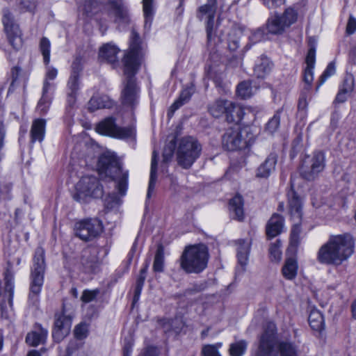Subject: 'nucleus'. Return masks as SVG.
Returning a JSON list of instances; mask_svg holds the SVG:
<instances>
[{
  "label": "nucleus",
  "mask_w": 356,
  "mask_h": 356,
  "mask_svg": "<svg viewBox=\"0 0 356 356\" xmlns=\"http://www.w3.org/2000/svg\"><path fill=\"white\" fill-rule=\"evenodd\" d=\"M139 39V35L132 32L129 49L122 59L124 73L127 76V82L122 91V103L131 107L138 103V88L134 76L140 65Z\"/></svg>",
  "instance_id": "f257e3e1"
},
{
  "label": "nucleus",
  "mask_w": 356,
  "mask_h": 356,
  "mask_svg": "<svg viewBox=\"0 0 356 356\" xmlns=\"http://www.w3.org/2000/svg\"><path fill=\"white\" fill-rule=\"evenodd\" d=\"M354 241L348 234L332 236L318 250L317 261L325 265L339 266L354 252Z\"/></svg>",
  "instance_id": "f03ea898"
},
{
  "label": "nucleus",
  "mask_w": 356,
  "mask_h": 356,
  "mask_svg": "<svg viewBox=\"0 0 356 356\" xmlns=\"http://www.w3.org/2000/svg\"><path fill=\"white\" fill-rule=\"evenodd\" d=\"M97 171L102 178L115 180L119 193L124 195L127 189L128 172L124 171L116 156L111 153H105L100 156L97 162Z\"/></svg>",
  "instance_id": "7ed1b4c3"
},
{
  "label": "nucleus",
  "mask_w": 356,
  "mask_h": 356,
  "mask_svg": "<svg viewBox=\"0 0 356 356\" xmlns=\"http://www.w3.org/2000/svg\"><path fill=\"white\" fill-rule=\"evenodd\" d=\"M209 251L204 244L186 247L181 257V267L188 273H198L207 266Z\"/></svg>",
  "instance_id": "20e7f679"
},
{
  "label": "nucleus",
  "mask_w": 356,
  "mask_h": 356,
  "mask_svg": "<svg viewBox=\"0 0 356 356\" xmlns=\"http://www.w3.org/2000/svg\"><path fill=\"white\" fill-rule=\"evenodd\" d=\"M202 145L193 136H186L177 139L176 157L178 164L184 168H189L200 157Z\"/></svg>",
  "instance_id": "39448f33"
},
{
  "label": "nucleus",
  "mask_w": 356,
  "mask_h": 356,
  "mask_svg": "<svg viewBox=\"0 0 356 356\" xmlns=\"http://www.w3.org/2000/svg\"><path fill=\"white\" fill-rule=\"evenodd\" d=\"M255 136L250 127L230 128L222 137V145L229 151L243 149L250 146Z\"/></svg>",
  "instance_id": "423d86ee"
},
{
  "label": "nucleus",
  "mask_w": 356,
  "mask_h": 356,
  "mask_svg": "<svg viewBox=\"0 0 356 356\" xmlns=\"http://www.w3.org/2000/svg\"><path fill=\"white\" fill-rule=\"evenodd\" d=\"M288 210L293 222L290 235V248L296 249L300 241V222L302 216V202L296 193L291 189L288 193Z\"/></svg>",
  "instance_id": "0eeeda50"
},
{
  "label": "nucleus",
  "mask_w": 356,
  "mask_h": 356,
  "mask_svg": "<svg viewBox=\"0 0 356 356\" xmlns=\"http://www.w3.org/2000/svg\"><path fill=\"white\" fill-rule=\"evenodd\" d=\"M44 252L42 248H39L35 250L31 273L29 300L33 304L38 300V296L44 283Z\"/></svg>",
  "instance_id": "6e6552de"
},
{
  "label": "nucleus",
  "mask_w": 356,
  "mask_h": 356,
  "mask_svg": "<svg viewBox=\"0 0 356 356\" xmlns=\"http://www.w3.org/2000/svg\"><path fill=\"white\" fill-rule=\"evenodd\" d=\"M300 19L295 8L289 7L283 13L277 14L268 19L267 29L272 34H282L285 30L296 24Z\"/></svg>",
  "instance_id": "1a4fd4ad"
},
{
  "label": "nucleus",
  "mask_w": 356,
  "mask_h": 356,
  "mask_svg": "<svg viewBox=\"0 0 356 356\" xmlns=\"http://www.w3.org/2000/svg\"><path fill=\"white\" fill-rule=\"evenodd\" d=\"M75 188L74 199L79 202H84L87 197H101L104 193L102 185L94 176L82 177Z\"/></svg>",
  "instance_id": "9d476101"
},
{
  "label": "nucleus",
  "mask_w": 356,
  "mask_h": 356,
  "mask_svg": "<svg viewBox=\"0 0 356 356\" xmlns=\"http://www.w3.org/2000/svg\"><path fill=\"white\" fill-rule=\"evenodd\" d=\"M325 167V155L323 152L317 151L304 157L300 167V173L304 179L314 180L323 171Z\"/></svg>",
  "instance_id": "9b49d317"
},
{
  "label": "nucleus",
  "mask_w": 356,
  "mask_h": 356,
  "mask_svg": "<svg viewBox=\"0 0 356 356\" xmlns=\"http://www.w3.org/2000/svg\"><path fill=\"white\" fill-rule=\"evenodd\" d=\"M2 23L8 43L13 49L19 51L24 43L22 32L15 20L13 13L8 8H4L2 11Z\"/></svg>",
  "instance_id": "f8f14e48"
},
{
  "label": "nucleus",
  "mask_w": 356,
  "mask_h": 356,
  "mask_svg": "<svg viewBox=\"0 0 356 356\" xmlns=\"http://www.w3.org/2000/svg\"><path fill=\"white\" fill-rule=\"evenodd\" d=\"M95 129L99 134L118 139L130 138L133 136L135 133V130L132 127H118L115 122V119L111 117L104 119L97 124Z\"/></svg>",
  "instance_id": "ddd939ff"
},
{
  "label": "nucleus",
  "mask_w": 356,
  "mask_h": 356,
  "mask_svg": "<svg viewBox=\"0 0 356 356\" xmlns=\"http://www.w3.org/2000/svg\"><path fill=\"white\" fill-rule=\"evenodd\" d=\"M274 325L270 324L268 329L259 337L258 343L252 349V356H277L275 350L276 339Z\"/></svg>",
  "instance_id": "4468645a"
},
{
  "label": "nucleus",
  "mask_w": 356,
  "mask_h": 356,
  "mask_svg": "<svg viewBox=\"0 0 356 356\" xmlns=\"http://www.w3.org/2000/svg\"><path fill=\"white\" fill-rule=\"evenodd\" d=\"M217 1H209L199 8L197 16L207 24L208 47L213 48L216 44L214 33V17L216 13Z\"/></svg>",
  "instance_id": "2eb2a0df"
},
{
  "label": "nucleus",
  "mask_w": 356,
  "mask_h": 356,
  "mask_svg": "<svg viewBox=\"0 0 356 356\" xmlns=\"http://www.w3.org/2000/svg\"><path fill=\"white\" fill-rule=\"evenodd\" d=\"M103 231L102 221L97 218L86 219L75 225L76 235L83 241L91 240Z\"/></svg>",
  "instance_id": "dca6fc26"
},
{
  "label": "nucleus",
  "mask_w": 356,
  "mask_h": 356,
  "mask_svg": "<svg viewBox=\"0 0 356 356\" xmlns=\"http://www.w3.org/2000/svg\"><path fill=\"white\" fill-rule=\"evenodd\" d=\"M95 248H88L82 251L80 258V268L85 273L92 274L99 271L100 262Z\"/></svg>",
  "instance_id": "f3484780"
},
{
  "label": "nucleus",
  "mask_w": 356,
  "mask_h": 356,
  "mask_svg": "<svg viewBox=\"0 0 356 356\" xmlns=\"http://www.w3.org/2000/svg\"><path fill=\"white\" fill-rule=\"evenodd\" d=\"M72 321L69 316L64 314L59 315L55 321L52 336L55 341H60L66 337L71 328Z\"/></svg>",
  "instance_id": "a211bd4d"
},
{
  "label": "nucleus",
  "mask_w": 356,
  "mask_h": 356,
  "mask_svg": "<svg viewBox=\"0 0 356 356\" xmlns=\"http://www.w3.org/2000/svg\"><path fill=\"white\" fill-rule=\"evenodd\" d=\"M227 105L226 118L230 122L238 123L243 119L245 115L253 112L252 107H244L230 101Z\"/></svg>",
  "instance_id": "6ab92c4d"
},
{
  "label": "nucleus",
  "mask_w": 356,
  "mask_h": 356,
  "mask_svg": "<svg viewBox=\"0 0 356 356\" xmlns=\"http://www.w3.org/2000/svg\"><path fill=\"white\" fill-rule=\"evenodd\" d=\"M270 324H273L274 325V332L276 339V345L275 347V350L278 354V352L277 349L279 350V352L280 353V356H298V350L297 348L293 343L289 341H279L277 340V330H276V326L275 325L272 323L269 322L266 324L264 330L262 333H264L268 329Z\"/></svg>",
  "instance_id": "aec40b11"
},
{
  "label": "nucleus",
  "mask_w": 356,
  "mask_h": 356,
  "mask_svg": "<svg viewBox=\"0 0 356 356\" xmlns=\"http://www.w3.org/2000/svg\"><path fill=\"white\" fill-rule=\"evenodd\" d=\"M316 63V49L311 47L307 54L305 58L306 67L303 70V81L309 88L314 80V70Z\"/></svg>",
  "instance_id": "412c9836"
},
{
  "label": "nucleus",
  "mask_w": 356,
  "mask_h": 356,
  "mask_svg": "<svg viewBox=\"0 0 356 356\" xmlns=\"http://www.w3.org/2000/svg\"><path fill=\"white\" fill-rule=\"evenodd\" d=\"M120 51V49L115 44L108 42L101 47L99 56L101 60L115 65L118 63V54Z\"/></svg>",
  "instance_id": "4be33fe9"
},
{
  "label": "nucleus",
  "mask_w": 356,
  "mask_h": 356,
  "mask_svg": "<svg viewBox=\"0 0 356 356\" xmlns=\"http://www.w3.org/2000/svg\"><path fill=\"white\" fill-rule=\"evenodd\" d=\"M195 92V86L193 83L187 85L181 91L179 97L172 104L168 111V116L170 118L174 113L182 105L186 104Z\"/></svg>",
  "instance_id": "5701e85b"
},
{
  "label": "nucleus",
  "mask_w": 356,
  "mask_h": 356,
  "mask_svg": "<svg viewBox=\"0 0 356 356\" xmlns=\"http://www.w3.org/2000/svg\"><path fill=\"white\" fill-rule=\"evenodd\" d=\"M58 75V70L49 65H46V70L43 81L42 92L44 94H53L56 88L55 79Z\"/></svg>",
  "instance_id": "b1692460"
},
{
  "label": "nucleus",
  "mask_w": 356,
  "mask_h": 356,
  "mask_svg": "<svg viewBox=\"0 0 356 356\" xmlns=\"http://www.w3.org/2000/svg\"><path fill=\"white\" fill-rule=\"evenodd\" d=\"M277 156L270 154L257 170L256 177L259 178H268L275 170Z\"/></svg>",
  "instance_id": "393cba45"
},
{
  "label": "nucleus",
  "mask_w": 356,
  "mask_h": 356,
  "mask_svg": "<svg viewBox=\"0 0 356 356\" xmlns=\"http://www.w3.org/2000/svg\"><path fill=\"white\" fill-rule=\"evenodd\" d=\"M284 228V218L279 214H273L266 225V234L268 238L279 235Z\"/></svg>",
  "instance_id": "a878e982"
},
{
  "label": "nucleus",
  "mask_w": 356,
  "mask_h": 356,
  "mask_svg": "<svg viewBox=\"0 0 356 356\" xmlns=\"http://www.w3.org/2000/svg\"><path fill=\"white\" fill-rule=\"evenodd\" d=\"M113 102L106 95L95 94L90 98L88 102V109L90 111H95L98 109L111 108Z\"/></svg>",
  "instance_id": "bb28decb"
},
{
  "label": "nucleus",
  "mask_w": 356,
  "mask_h": 356,
  "mask_svg": "<svg viewBox=\"0 0 356 356\" xmlns=\"http://www.w3.org/2000/svg\"><path fill=\"white\" fill-rule=\"evenodd\" d=\"M236 257L238 264L244 268L248 264L251 243L249 240H238L236 242Z\"/></svg>",
  "instance_id": "cd10ccee"
},
{
  "label": "nucleus",
  "mask_w": 356,
  "mask_h": 356,
  "mask_svg": "<svg viewBox=\"0 0 356 356\" xmlns=\"http://www.w3.org/2000/svg\"><path fill=\"white\" fill-rule=\"evenodd\" d=\"M308 321L311 328L316 332H321L325 328L323 315L316 308H313L310 310Z\"/></svg>",
  "instance_id": "c85d7f7f"
},
{
  "label": "nucleus",
  "mask_w": 356,
  "mask_h": 356,
  "mask_svg": "<svg viewBox=\"0 0 356 356\" xmlns=\"http://www.w3.org/2000/svg\"><path fill=\"white\" fill-rule=\"evenodd\" d=\"M229 209L231 216L238 220H241L243 218V202L241 195H235L229 204Z\"/></svg>",
  "instance_id": "c756f323"
},
{
  "label": "nucleus",
  "mask_w": 356,
  "mask_h": 356,
  "mask_svg": "<svg viewBox=\"0 0 356 356\" xmlns=\"http://www.w3.org/2000/svg\"><path fill=\"white\" fill-rule=\"evenodd\" d=\"M81 70L79 62L76 60L72 64V72L67 82V92L77 93L80 88L79 72Z\"/></svg>",
  "instance_id": "7c9ffc66"
},
{
  "label": "nucleus",
  "mask_w": 356,
  "mask_h": 356,
  "mask_svg": "<svg viewBox=\"0 0 356 356\" xmlns=\"http://www.w3.org/2000/svg\"><path fill=\"white\" fill-rule=\"evenodd\" d=\"M271 68L272 63L269 58L261 56L256 61L254 72L258 78L263 79L270 72Z\"/></svg>",
  "instance_id": "2f4dec72"
},
{
  "label": "nucleus",
  "mask_w": 356,
  "mask_h": 356,
  "mask_svg": "<svg viewBox=\"0 0 356 356\" xmlns=\"http://www.w3.org/2000/svg\"><path fill=\"white\" fill-rule=\"evenodd\" d=\"M37 330L29 333L26 338V341L30 346H37L40 343H42L47 336V330L38 327Z\"/></svg>",
  "instance_id": "473e14b6"
},
{
  "label": "nucleus",
  "mask_w": 356,
  "mask_h": 356,
  "mask_svg": "<svg viewBox=\"0 0 356 356\" xmlns=\"http://www.w3.org/2000/svg\"><path fill=\"white\" fill-rule=\"evenodd\" d=\"M45 134V121L42 119L35 120L32 124L31 135L32 142L42 141Z\"/></svg>",
  "instance_id": "72a5a7b5"
},
{
  "label": "nucleus",
  "mask_w": 356,
  "mask_h": 356,
  "mask_svg": "<svg viewBox=\"0 0 356 356\" xmlns=\"http://www.w3.org/2000/svg\"><path fill=\"white\" fill-rule=\"evenodd\" d=\"M11 83L8 89V93L14 90L15 88H24L26 78L22 72V70L18 67H14L11 70Z\"/></svg>",
  "instance_id": "f704fd0d"
},
{
  "label": "nucleus",
  "mask_w": 356,
  "mask_h": 356,
  "mask_svg": "<svg viewBox=\"0 0 356 356\" xmlns=\"http://www.w3.org/2000/svg\"><path fill=\"white\" fill-rule=\"evenodd\" d=\"M298 262L295 258H288L282 268V274L287 280H293L296 277L298 272Z\"/></svg>",
  "instance_id": "c9c22d12"
},
{
  "label": "nucleus",
  "mask_w": 356,
  "mask_h": 356,
  "mask_svg": "<svg viewBox=\"0 0 356 356\" xmlns=\"http://www.w3.org/2000/svg\"><path fill=\"white\" fill-rule=\"evenodd\" d=\"M158 156V154L154 150L152 154V162H151V169H150V176H149V186L147 193V198L151 197L152 193L154 191L156 182V168H157V161L156 158Z\"/></svg>",
  "instance_id": "e433bc0d"
},
{
  "label": "nucleus",
  "mask_w": 356,
  "mask_h": 356,
  "mask_svg": "<svg viewBox=\"0 0 356 356\" xmlns=\"http://www.w3.org/2000/svg\"><path fill=\"white\" fill-rule=\"evenodd\" d=\"M110 8L111 15L115 17L116 21L127 22V12L121 1H110Z\"/></svg>",
  "instance_id": "4c0bfd02"
},
{
  "label": "nucleus",
  "mask_w": 356,
  "mask_h": 356,
  "mask_svg": "<svg viewBox=\"0 0 356 356\" xmlns=\"http://www.w3.org/2000/svg\"><path fill=\"white\" fill-rule=\"evenodd\" d=\"M353 89V81L351 78L346 79L341 86L339 91L336 97V102L339 103L344 102Z\"/></svg>",
  "instance_id": "58836bf2"
},
{
  "label": "nucleus",
  "mask_w": 356,
  "mask_h": 356,
  "mask_svg": "<svg viewBox=\"0 0 356 356\" xmlns=\"http://www.w3.org/2000/svg\"><path fill=\"white\" fill-rule=\"evenodd\" d=\"M229 101L218 99L213 102L209 108L210 113L215 118H218L223 114L227 115V108Z\"/></svg>",
  "instance_id": "ea45409f"
},
{
  "label": "nucleus",
  "mask_w": 356,
  "mask_h": 356,
  "mask_svg": "<svg viewBox=\"0 0 356 356\" xmlns=\"http://www.w3.org/2000/svg\"><path fill=\"white\" fill-rule=\"evenodd\" d=\"M256 90V87L252 86L251 81H243L238 85L236 92L240 97L247 99L253 95Z\"/></svg>",
  "instance_id": "a19ab883"
},
{
  "label": "nucleus",
  "mask_w": 356,
  "mask_h": 356,
  "mask_svg": "<svg viewBox=\"0 0 356 356\" xmlns=\"http://www.w3.org/2000/svg\"><path fill=\"white\" fill-rule=\"evenodd\" d=\"M154 13L155 7L153 1H143V14L145 28H150Z\"/></svg>",
  "instance_id": "79ce46f5"
},
{
  "label": "nucleus",
  "mask_w": 356,
  "mask_h": 356,
  "mask_svg": "<svg viewBox=\"0 0 356 356\" xmlns=\"http://www.w3.org/2000/svg\"><path fill=\"white\" fill-rule=\"evenodd\" d=\"M40 49L43 56L44 63L46 65L50 62L51 42L45 37L41 38L40 42Z\"/></svg>",
  "instance_id": "37998d69"
},
{
  "label": "nucleus",
  "mask_w": 356,
  "mask_h": 356,
  "mask_svg": "<svg viewBox=\"0 0 356 356\" xmlns=\"http://www.w3.org/2000/svg\"><path fill=\"white\" fill-rule=\"evenodd\" d=\"M247 349V342L241 340L233 343L230 345L229 354L230 356H243Z\"/></svg>",
  "instance_id": "c03bdc74"
},
{
  "label": "nucleus",
  "mask_w": 356,
  "mask_h": 356,
  "mask_svg": "<svg viewBox=\"0 0 356 356\" xmlns=\"http://www.w3.org/2000/svg\"><path fill=\"white\" fill-rule=\"evenodd\" d=\"M164 266V252L161 245H159L157 248L154 264L153 269L155 272H162Z\"/></svg>",
  "instance_id": "a18cd8bd"
},
{
  "label": "nucleus",
  "mask_w": 356,
  "mask_h": 356,
  "mask_svg": "<svg viewBox=\"0 0 356 356\" xmlns=\"http://www.w3.org/2000/svg\"><path fill=\"white\" fill-rule=\"evenodd\" d=\"M52 95L53 94L51 93L44 94V92H42V97L40 99L37 106L38 111L41 114L46 113L47 112L51 104Z\"/></svg>",
  "instance_id": "49530a36"
},
{
  "label": "nucleus",
  "mask_w": 356,
  "mask_h": 356,
  "mask_svg": "<svg viewBox=\"0 0 356 356\" xmlns=\"http://www.w3.org/2000/svg\"><path fill=\"white\" fill-rule=\"evenodd\" d=\"M280 122V113L279 111L273 115V117L269 120L266 126V130L269 134H274L278 129Z\"/></svg>",
  "instance_id": "de8ad7c7"
},
{
  "label": "nucleus",
  "mask_w": 356,
  "mask_h": 356,
  "mask_svg": "<svg viewBox=\"0 0 356 356\" xmlns=\"http://www.w3.org/2000/svg\"><path fill=\"white\" fill-rule=\"evenodd\" d=\"M222 343H217L213 345H205L202 350L203 356H221L218 349L221 348Z\"/></svg>",
  "instance_id": "09e8293b"
},
{
  "label": "nucleus",
  "mask_w": 356,
  "mask_h": 356,
  "mask_svg": "<svg viewBox=\"0 0 356 356\" xmlns=\"http://www.w3.org/2000/svg\"><path fill=\"white\" fill-rule=\"evenodd\" d=\"M336 69L334 63H330L322 75L320 77L319 84L317 86L316 90L326 81V80L335 73Z\"/></svg>",
  "instance_id": "8fccbe9b"
},
{
  "label": "nucleus",
  "mask_w": 356,
  "mask_h": 356,
  "mask_svg": "<svg viewBox=\"0 0 356 356\" xmlns=\"http://www.w3.org/2000/svg\"><path fill=\"white\" fill-rule=\"evenodd\" d=\"M281 242L280 241H277L275 243H273L269 249L270 254L272 258L275 261H279L282 258V251L280 250Z\"/></svg>",
  "instance_id": "3c124183"
},
{
  "label": "nucleus",
  "mask_w": 356,
  "mask_h": 356,
  "mask_svg": "<svg viewBox=\"0 0 356 356\" xmlns=\"http://www.w3.org/2000/svg\"><path fill=\"white\" fill-rule=\"evenodd\" d=\"M88 325L85 323H81L75 327L74 336L78 339L86 338L88 335Z\"/></svg>",
  "instance_id": "603ef678"
},
{
  "label": "nucleus",
  "mask_w": 356,
  "mask_h": 356,
  "mask_svg": "<svg viewBox=\"0 0 356 356\" xmlns=\"http://www.w3.org/2000/svg\"><path fill=\"white\" fill-rule=\"evenodd\" d=\"M99 293V289H94V290H84L82 296H81V300L85 303H88L92 301H93L97 295Z\"/></svg>",
  "instance_id": "864d4df0"
},
{
  "label": "nucleus",
  "mask_w": 356,
  "mask_h": 356,
  "mask_svg": "<svg viewBox=\"0 0 356 356\" xmlns=\"http://www.w3.org/2000/svg\"><path fill=\"white\" fill-rule=\"evenodd\" d=\"M175 149H176V144L172 143H169L164 147L163 152V162L164 163H168L172 159Z\"/></svg>",
  "instance_id": "5fc2aeb1"
},
{
  "label": "nucleus",
  "mask_w": 356,
  "mask_h": 356,
  "mask_svg": "<svg viewBox=\"0 0 356 356\" xmlns=\"http://www.w3.org/2000/svg\"><path fill=\"white\" fill-rule=\"evenodd\" d=\"M12 189V184L6 180H0V197H6Z\"/></svg>",
  "instance_id": "6e6d98bb"
},
{
  "label": "nucleus",
  "mask_w": 356,
  "mask_h": 356,
  "mask_svg": "<svg viewBox=\"0 0 356 356\" xmlns=\"http://www.w3.org/2000/svg\"><path fill=\"white\" fill-rule=\"evenodd\" d=\"M6 289L8 290L9 292H10V298H9V302L11 304L13 301V279L12 276H10L8 275H6Z\"/></svg>",
  "instance_id": "4d7b16f0"
},
{
  "label": "nucleus",
  "mask_w": 356,
  "mask_h": 356,
  "mask_svg": "<svg viewBox=\"0 0 356 356\" xmlns=\"http://www.w3.org/2000/svg\"><path fill=\"white\" fill-rule=\"evenodd\" d=\"M159 350L154 346H149L145 348L139 356H158Z\"/></svg>",
  "instance_id": "13d9d810"
},
{
  "label": "nucleus",
  "mask_w": 356,
  "mask_h": 356,
  "mask_svg": "<svg viewBox=\"0 0 356 356\" xmlns=\"http://www.w3.org/2000/svg\"><path fill=\"white\" fill-rule=\"evenodd\" d=\"M356 31V19L352 15L350 16L347 26L346 32L348 34H353Z\"/></svg>",
  "instance_id": "bf43d9fd"
},
{
  "label": "nucleus",
  "mask_w": 356,
  "mask_h": 356,
  "mask_svg": "<svg viewBox=\"0 0 356 356\" xmlns=\"http://www.w3.org/2000/svg\"><path fill=\"white\" fill-rule=\"evenodd\" d=\"M33 1H20L19 8L22 10L21 12L31 11L35 8Z\"/></svg>",
  "instance_id": "052dcab7"
},
{
  "label": "nucleus",
  "mask_w": 356,
  "mask_h": 356,
  "mask_svg": "<svg viewBox=\"0 0 356 356\" xmlns=\"http://www.w3.org/2000/svg\"><path fill=\"white\" fill-rule=\"evenodd\" d=\"M133 350V344L129 341L124 344L123 356H131Z\"/></svg>",
  "instance_id": "680f3d73"
},
{
  "label": "nucleus",
  "mask_w": 356,
  "mask_h": 356,
  "mask_svg": "<svg viewBox=\"0 0 356 356\" xmlns=\"http://www.w3.org/2000/svg\"><path fill=\"white\" fill-rule=\"evenodd\" d=\"M76 94L77 93H75V92H67V104L70 106H73L74 104V103L76 102Z\"/></svg>",
  "instance_id": "e2e57ef3"
},
{
  "label": "nucleus",
  "mask_w": 356,
  "mask_h": 356,
  "mask_svg": "<svg viewBox=\"0 0 356 356\" xmlns=\"http://www.w3.org/2000/svg\"><path fill=\"white\" fill-rule=\"evenodd\" d=\"M145 280V276L140 275L139 277L137 280V282H136V284L138 285V288L139 291L142 290Z\"/></svg>",
  "instance_id": "0e129e2a"
},
{
  "label": "nucleus",
  "mask_w": 356,
  "mask_h": 356,
  "mask_svg": "<svg viewBox=\"0 0 356 356\" xmlns=\"http://www.w3.org/2000/svg\"><path fill=\"white\" fill-rule=\"evenodd\" d=\"M141 291L142 290L139 291V289L138 288V285L136 284V291H135V296H134V300H137L139 298V296H140V294L141 293Z\"/></svg>",
  "instance_id": "69168bd1"
},
{
  "label": "nucleus",
  "mask_w": 356,
  "mask_h": 356,
  "mask_svg": "<svg viewBox=\"0 0 356 356\" xmlns=\"http://www.w3.org/2000/svg\"><path fill=\"white\" fill-rule=\"evenodd\" d=\"M27 356H40V355L38 351L33 350L30 351Z\"/></svg>",
  "instance_id": "338daca9"
},
{
  "label": "nucleus",
  "mask_w": 356,
  "mask_h": 356,
  "mask_svg": "<svg viewBox=\"0 0 356 356\" xmlns=\"http://www.w3.org/2000/svg\"><path fill=\"white\" fill-rule=\"evenodd\" d=\"M352 312H353V317L356 318V300L353 304Z\"/></svg>",
  "instance_id": "774afa93"
}]
</instances>
